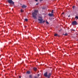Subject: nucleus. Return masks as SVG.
Instances as JSON below:
<instances>
[{"label": "nucleus", "instance_id": "obj_7", "mask_svg": "<svg viewBox=\"0 0 78 78\" xmlns=\"http://www.w3.org/2000/svg\"><path fill=\"white\" fill-rule=\"evenodd\" d=\"M49 16L50 17H52L53 16V13H49L48 14Z\"/></svg>", "mask_w": 78, "mask_h": 78}, {"label": "nucleus", "instance_id": "obj_9", "mask_svg": "<svg viewBox=\"0 0 78 78\" xmlns=\"http://www.w3.org/2000/svg\"><path fill=\"white\" fill-rule=\"evenodd\" d=\"M27 74H30V71H28L27 72Z\"/></svg>", "mask_w": 78, "mask_h": 78}, {"label": "nucleus", "instance_id": "obj_18", "mask_svg": "<svg viewBox=\"0 0 78 78\" xmlns=\"http://www.w3.org/2000/svg\"><path fill=\"white\" fill-rule=\"evenodd\" d=\"M29 78H32L31 75H30L29 76Z\"/></svg>", "mask_w": 78, "mask_h": 78}, {"label": "nucleus", "instance_id": "obj_29", "mask_svg": "<svg viewBox=\"0 0 78 78\" xmlns=\"http://www.w3.org/2000/svg\"><path fill=\"white\" fill-rule=\"evenodd\" d=\"M27 27V26H25V28H26Z\"/></svg>", "mask_w": 78, "mask_h": 78}, {"label": "nucleus", "instance_id": "obj_4", "mask_svg": "<svg viewBox=\"0 0 78 78\" xmlns=\"http://www.w3.org/2000/svg\"><path fill=\"white\" fill-rule=\"evenodd\" d=\"M39 21H40V22H39V23H40L41 24L42 22V21H43V19H38Z\"/></svg>", "mask_w": 78, "mask_h": 78}, {"label": "nucleus", "instance_id": "obj_26", "mask_svg": "<svg viewBox=\"0 0 78 78\" xmlns=\"http://www.w3.org/2000/svg\"><path fill=\"white\" fill-rule=\"evenodd\" d=\"M35 1H36V2H37V0H35Z\"/></svg>", "mask_w": 78, "mask_h": 78}, {"label": "nucleus", "instance_id": "obj_2", "mask_svg": "<svg viewBox=\"0 0 78 78\" xmlns=\"http://www.w3.org/2000/svg\"><path fill=\"white\" fill-rule=\"evenodd\" d=\"M72 25H77L78 22L76 21H74L72 23Z\"/></svg>", "mask_w": 78, "mask_h": 78}, {"label": "nucleus", "instance_id": "obj_6", "mask_svg": "<svg viewBox=\"0 0 78 78\" xmlns=\"http://www.w3.org/2000/svg\"><path fill=\"white\" fill-rule=\"evenodd\" d=\"M51 73H49L48 75V78H50V76H51Z\"/></svg>", "mask_w": 78, "mask_h": 78}, {"label": "nucleus", "instance_id": "obj_5", "mask_svg": "<svg viewBox=\"0 0 78 78\" xmlns=\"http://www.w3.org/2000/svg\"><path fill=\"white\" fill-rule=\"evenodd\" d=\"M44 76L45 77H48V75L47 74V72H46L44 74Z\"/></svg>", "mask_w": 78, "mask_h": 78}, {"label": "nucleus", "instance_id": "obj_23", "mask_svg": "<svg viewBox=\"0 0 78 78\" xmlns=\"http://www.w3.org/2000/svg\"><path fill=\"white\" fill-rule=\"evenodd\" d=\"M37 76H40V75H39V74H38Z\"/></svg>", "mask_w": 78, "mask_h": 78}, {"label": "nucleus", "instance_id": "obj_17", "mask_svg": "<svg viewBox=\"0 0 78 78\" xmlns=\"http://www.w3.org/2000/svg\"><path fill=\"white\" fill-rule=\"evenodd\" d=\"M53 11H54V10H52V11L51 12V13H53V12H54Z\"/></svg>", "mask_w": 78, "mask_h": 78}, {"label": "nucleus", "instance_id": "obj_16", "mask_svg": "<svg viewBox=\"0 0 78 78\" xmlns=\"http://www.w3.org/2000/svg\"><path fill=\"white\" fill-rule=\"evenodd\" d=\"M21 12H23V10H22V9H21Z\"/></svg>", "mask_w": 78, "mask_h": 78}, {"label": "nucleus", "instance_id": "obj_10", "mask_svg": "<svg viewBox=\"0 0 78 78\" xmlns=\"http://www.w3.org/2000/svg\"><path fill=\"white\" fill-rule=\"evenodd\" d=\"M34 71H36L37 70V68H34Z\"/></svg>", "mask_w": 78, "mask_h": 78}, {"label": "nucleus", "instance_id": "obj_25", "mask_svg": "<svg viewBox=\"0 0 78 78\" xmlns=\"http://www.w3.org/2000/svg\"><path fill=\"white\" fill-rule=\"evenodd\" d=\"M64 14V12H63V13H62V14Z\"/></svg>", "mask_w": 78, "mask_h": 78}, {"label": "nucleus", "instance_id": "obj_27", "mask_svg": "<svg viewBox=\"0 0 78 78\" xmlns=\"http://www.w3.org/2000/svg\"><path fill=\"white\" fill-rule=\"evenodd\" d=\"M39 18H40V19H42V18H41V17H39Z\"/></svg>", "mask_w": 78, "mask_h": 78}, {"label": "nucleus", "instance_id": "obj_21", "mask_svg": "<svg viewBox=\"0 0 78 78\" xmlns=\"http://www.w3.org/2000/svg\"><path fill=\"white\" fill-rule=\"evenodd\" d=\"M39 4V3H37L36 4V5H38Z\"/></svg>", "mask_w": 78, "mask_h": 78}, {"label": "nucleus", "instance_id": "obj_22", "mask_svg": "<svg viewBox=\"0 0 78 78\" xmlns=\"http://www.w3.org/2000/svg\"><path fill=\"white\" fill-rule=\"evenodd\" d=\"M70 17V15L68 16V17Z\"/></svg>", "mask_w": 78, "mask_h": 78}, {"label": "nucleus", "instance_id": "obj_13", "mask_svg": "<svg viewBox=\"0 0 78 78\" xmlns=\"http://www.w3.org/2000/svg\"><path fill=\"white\" fill-rule=\"evenodd\" d=\"M75 19H78V16H75Z\"/></svg>", "mask_w": 78, "mask_h": 78}, {"label": "nucleus", "instance_id": "obj_3", "mask_svg": "<svg viewBox=\"0 0 78 78\" xmlns=\"http://www.w3.org/2000/svg\"><path fill=\"white\" fill-rule=\"evenodd\" d=\"M8 2L9 3H10V4H12L14 5V2L12 1V0H8Z\"/></svg>", "mask_w": 78, "mask_h": 78}, {"label": "nucleus", "instance_id": "obj_15", "mask_svg": "<svg viewBox=\"0 0 78 78\" xmlns=\"http://www.w3.org/2000/svg\"><path fill=\"white\" fill-rule=\"evenodd\" d=\"M25 21H26V22H27V21H28V19H25Z\"/></svg>", "mask_w": 78, "mask_h": 78}, {"label": "nucleus", "instance_id": "obj_24", "mask_svg": "<svg viewBox=\"0 0 78 78\" xmlns=\"http://www.w3.org/2000/svg\"><path fill=\"white\" fill-rule=\"evenodd\" d=\"M73 8H75V6H73Z\"/></svg>", "mask_w": 78, "mask_h": 78}, {"label": "nucleus", "instance_id": "obj_12", "mask_svg": "<svg viewBox=\"0 0 78 78\" xmlns=\"http://www.w3.org/2000/svg\"><path fill=\"white\" fill-rule=\"evenodd\" d=\"M71 31H75V30H73V29H71Z\"/></svg>", "mask_w": 78, "mask_h": 78}, {"label": "nucleus", "instance_id": "obj_20", "mask_svg": "<svg viewBox=\"0 0 78 78\" xmlns=\"http://www.w3.org/2000/svg\"><path fill=\"white\" fill-rule=\"evenodd\" d=\"M45 22V21H43V22H42V23H44Z\"/></svg>", "mask_w": 78, "mask_h": 78}, {"label": "nucleus", "instance_id": "obj_30", "mask_svg": "<svg viewBox=\"0 0 78 78\" xmlns=\"http://www.w3.org/2000/svg\"><path fill=\"white\" fill-rule=\"evenodd\" d=\"M5 47V46H4V47Z\"/></svg>", "mask_w": 78, "mask_h": 78}, {"label": "nucleus", "instance_id": "obj_14", "mask_svg": "<svg viewBox=\"0 0 78 78\" xmlns=\"http://www.w3.org/2000/svg\"><path fill=\"white\" fill-rule=\"evenodd\" d=\"M58 36V34H54V36Z\"/></svg>", "mask_w": 78, "mask_h": 78}, {"label": "nucleus", "instance_id": "obj_11", "mask_svg": "<svg viewBox=\"0 0 78 78\" xmlns=\"http://www.w3.org/2000/svg\"><path fill=\"white\" fill-rule=\"evenodd\" d=\"M64 36H67L68 35V34H67V33H66L65 34H63Z\"/></svg>", "mask_w": 78, "mask_h": 78}, {"label": "nucleus", "instance_id": "obj_28", "mask_svg": "<svg viewBox=\"0 0 78 78\" xmlns=\"http://www.w3.org/2000/svg\"><path fill=\"white\" fill-rule=\"evenodd\" d=\"M40 1H42L43 0H40Z\"/></svg>", "mask_w": 78, "mask_h": 78}, {"label": "nucleus", "instance_id": "obj_19", "mask_svg": "<svg viewBox=\"0 0 78 78\" xmlns=\"http://www.w3.org/2000/svg\"><path fill=\"white\" fill-rule=\"evenodd\" d=\"M46 23H47V24H48L49 23H48V22L47 21L46 22Z\"/></svg>", "mask_w": 78, "mask_h": 78}, {"label": "nucleus", "instance_id": "obj_1", "mask_svg": "<svg viewBox=\"0 0 78 78\" xmlns=\"http://www.w3.org/2000/svg\"><path fill=\"white\" fill-rule=\"evenodd\" d=\"M39 12L38 10H35L34 12L32 13V16L34 18V19H37V13Z\"/></svg>", "mask_w": 78, "mask_h": 78}, {"label": "nucleus", "instance_id": "obj_8", "mask_svg": "<svg viewBox=\"0 0 78 78\" xmlns=\"http://www.w3.org/2000/svg\"><path fill=\"white\" fill-rule=\"evenodd\" d=\"M22 7L23 8H27V5H23L22 6Z\"/></svg>", "mask_w": 78, "mask_h": 78}]
</instances>
